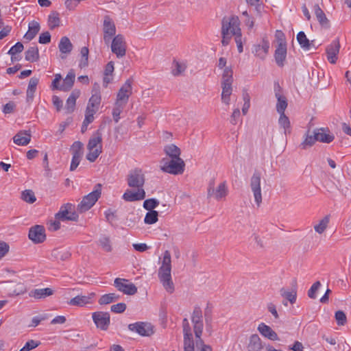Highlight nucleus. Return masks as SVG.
<instances>
[{
	"label": "nucleus",
	"mask_w": 351,
	"mask_h": 351,
	"mask_svg": "<svg viewBox=\"0 0 351 351\" xmlns=\"http://www.w3.org/2000/svg\"><path fill=\"white\" fill-rule=\"evenodd\" d=\"M222 44L228 43L234 36L236 44H243L240 21L237 16L225 17L222 20Z\"/></svg>",
	"instance_id": "nucleus-1"
},
{
	"label": "nucleus",
	"mask_w": 351,
	"mask_h": 351,
	"mask_svg": "<svg viewBox=\"0 0 351 351\" xmlns=\"http://www.w3.org/2000/svg\"><path fill=\"white\" fill-rule=\"evenodd\" d=\"M171 257L169 251L166 250L163 254L161 265L158 269V276L160 282L167 292L173 293L174 284L171 278Z\"/></svg>",
	"instance_id": "nucleus-2"
},
{
	"label": "nucleus",
	"mask_w": 351,
	"mask_h": 351,
	"mask_svg": "<svg viewBox=\"0 0 351 351\" xmlns=\"http://www.w3.org/2000/svg\"><path fill=\"white\" fill-rule=\"evenodd\" d=\"M191 320L193 324L194 333L197 338V351H212V348L210 346L205 344L201 339L204 324L202 320V311L200 308L196 307L194 308Z\"/></svg>",
	"instance_id": "nucleus-3"
},
{
	"label": "nucleus",
	"mask_w": 351,
	"mask_h": 351,
	"mask_svg": "<svg viewBox=\"0 0 351 351\" xmlns=\"http://www.w3.org/2000/svg\"><path fill=\"white\" fill-rule=\"evenodd\" d=\"M86 159L90 162H95L102 152V133L99 130L95 132L87 144Z\"/></svg>",
	"instance_id": "nucleus-4"
},
{
	"label": "nucleus",
	"mask_w": 351,
	"mask_h": 351,
	"mask_svg": "<svg viewBox=\"0 0 351 351\" xmlns=\"http://www.w3.org/2000/svg\"><path fill=\"white\" fill-rule=\"evenodd\" d=\"M185 163L181 158H166L160 161V169L165 173L173 175L182 174L184 171Z\"/></svg>",
	"instance_id": "nucleus-5"
},
{
	"label": "nucleus",
	"mask_w": 351,
	"mask_h": 351,
	"mask_svg": "<svg viewBox=\"0 0 351 351\" xmlns=\"http://www.w3.org/2000/svg\"><path fill=\"white\" fill-rule=\"evenodd\" d=\"M101 194V184H97L93 191L85 195L81 202L77 205V212L82 213L90 209L96 203Z\"/></svg>",
	"instance_id": "nucleus-6"
},
{
	"label": "nucleus",
	"mask_w": 351,
	"mask_h": 351,
	"mask_svg": "<svg viewBox=\"0 0 351 351\" xmlns=\"http://www.w3.org/2000/svg\"><path fill=\"white\" fill-rule=\"evenodd\" d=\"M127 184L132 189H143L145 182V175L143 169L134 168L130 170L126 178Z\"/></svg>",
	"instance_id": "nucleus-7"
},
{
	"label": "nucleus",
	"mask_w": 351,
	"mask_h": 351,
	"mask_svg": "<svg viewBox=\"0 0 351 351\" xmlns=\"http://www.w3.org/2000/svg\"><path fill=\"white\" fill-rule=\"evenodd\" d=\"M250 187L253 194L257 207H259L263 202L261 190V173L255 171L250 178Z\"/></svg>",
	"instance_id": "nucleus-8"
},
{
	"label": "nucleus",
	"mask_w": 351,
	"mask_h": 351,
	"mask_svg": "<svg viewBox=\"0 0 351 351\" xmlns=\"http://www.w3.org/2000/svg\"><path fill=\"white\" fill-rule=\"evenodd\" d=\"M114 287L125 295H132L136 293L137 287L128 280L117 278L114 281Z\"/></svg>",
	"instance_id": "nucleus-9"
},
{
	"label": "nucleus",
	"mask_w": 351,
	"mask_h": 351,
	"mask_svg": "<svg viewBox=\"0 0 351 351\" xmlns=\"http://www.w3.org/2000/svg\"><path fill=\"white\" fill-rule=\"evenodd\" d=\"M56 218L62 221H75L78 219V215L74 211V206L71 204H67L60 208L59 212L56 215Z\"/></svg>",
	"instance_id": "nucleus-10"
},
{
	"label": "nucleus",
	"mask_w": 351,
	"mask_h": 351,
	"mask_svg": "<svg viewBox=\"0 0 351 351\" xmlns=\"http://www.w3.org/2000/svg\"><path fill=\"white\" fill-rule=\"evenodd\" d=\"M132 82L133 80L132 79H128L125 81L120 88L115 101L124 104H128L129 98L132 93Z\"/></svg>",
	"instance_id": "nucleus-11"
},
{
	"label": "nucleus",
	"mask_w": 351,
	"mask_h": 351,
	"mask_svg": "<svg viewBox=\"0 0 351 351\" xmlns=\"http://www.w3.org/2000/svg\"><path fill=\"white\" fill-rule=\"evenodd\" d=\"M184 332V351H194V342L189 320L184 318L182 322Z\"/></svg>",
	"instance_id": "nucleus-12"
},
{
	"label": "nucleus",
	"mask_w": 351,
	"mask_h": 351,
	"mask_svg": "<svg viewBox=\"0 0 351 351\" xmlns=\"http://www.w3.org/2000/svg\"><path fill=\"white\" fill-rule=\"evenodd\" d=\"M128 328L131 331L137 332L141 336H150L154 333V327L151 324L145 322H136L129 324Z\"/></svg>",
	"instance_id": "nucleus-13"
},
{
	"label": "nucleus",
	"mask_w": 351,
	"mask_h": 351,
	"mask_svg": "<svg viewBox=\"0 0 351 351\" xmlns=\"http://www.w3.org/2000/svg\"><path fill=\"white\" fill-rule=\"evenodd\" d=\"M29 239L34 243H41L46 239L45 230L43 226L36 225L29 229Z\"/></svg>",
	"instance_id": "nucleus-14"
},
{
	"label": "nucleus",
	"mask_w": 351,
	"mask_h": 351,
	"mask_svg": "<svg viewBox=\"0 0 351 351\" xmlns=\"http://www.w3.org/2000/svg\"><path fill=\"white\" fill-rule=\"evenodd\" d=\"M101 97L99 93L92 95L89 99L86 108L85 114L89 117H94V114L99 110L101 104Z\"/></svg>",
	"instance_id": "nucleus-15"
},
{
	"label": "nucleus",
	"mask_w": 351,
	"mask_h": 351,
	"mask_svg": "<svg viewBox=\"0 0 351 351\" xmlns=\"http://www.w3.org/2000/svg\"><path fill=\"white\" fill-rule=\"evenodd\" d=\"M95 293L92 292L89 293L87 295H79L71 299L68 302V304L71 306H84L88 304H93L94 299L95 298Z\"/></svg>",
	"instance_id": "nucleus-16"
},
{
	"label": "nucleus",
	"mask_w": 351,
	"mask_h": 351,
	"mask_svg": "<svg viewBox=\"0 0 351 351\" xmlns=\"http://www.w3.org/2000/svg\"><path fill=\"white\" fill-rule=\"evenodd\" d=\"M93 319L97 327L106 330L110 324V315L107 312H95L93 313Z\"/></svg>",
	"instance_id": "nucleus-17"
},
{
	"label": "nucleus",
	"mask_w": 351,
	"mask_h": 351,
	"mask_svg": "<svg viewBox=\"0 0 351 351\" xmlns=\"http://www.w3.org/2000/svg\"><path fill=\"white\" fill-rule=\"evenodd\" d=\"M228 192L226 183L223 182L220 183L216 189L210 184L208 189V196H214L217 200H221L226 197Z\"/></svg>",
	"instance_id": "nucleus-18"
},
{
	"label": "nucleus",
	"mask_w": 351,
	"mask_h": 351,
	"mask_svg": "<svg viewBox=\"0 0 351 351\" xmlns=\"http://www.w3.org/2000/svg\"><path fill=\"white\" fill-rule=\"evenodd\" d=\"M104 32L105 42H110L115 34V25L112 20L108 16H106L104 20Z\"/></svg>",
	"instance_id": "nucleus-19"
},
{
	"label": "nucleus",
	"mask_w": 351,
	"mask_h": 351,
	"mask_svg": "<svg viewBox=\"0 0 351 351\" xmlns=\"http://www.w3.org/2000/svg\"><path fill=\"white\" fill-rule=\"evenodd\" d=\"M136 191L126 190L123 195V199L126 202H135L144 199L145 198V191L144 189H136Z\"/></svg>",
	"instance_id": "nucleus-20"
},
{
	"label": "nucleus",
	"mask_w": 351,
	"mask_h": 351,
	"mask_svg": "<svg viewBox=\"0 0 351 351\" xmlns=\"http://www.w3.org/2000/svg\"><path fill=\"white\" fill-rule=\"evenodd\" d=\"M257 330L262 336L269 340H278L277 333L270 326L266 325L265 323H261L258 326Z\"/></svg>",
	"instance_id": "nucleus-21"
},
{
	"label": "nucleus",
	"mask_w": 351,
	"mask_h": 351,
	"mask_svg": "<svg viewBox=\"0 0 351 351\" xmlns=\"http://www.w3.org/2000/svg\"><path fill=\"white\" fill-rule=\"evenodd\" d=\"M247 348L248 351H262L264 345L260 337L257 334H253L250 337Z\"/></svg>",
	"instance_id": "nucleus-22"
},
{
	"label": "nucleus",
	"mask_w": 351,
	"mask_h": 351,
	"mask_svg": "<svg viewBox=\"0 0 351 351\" xmlns=\"http://www.w3.org/2000/svg\"><path fill=\"white\" fill-rule=\"evenodd\" d=\"M31 141V134L29 131H19L14 137L13 141L15 144L21 146H25L29 143Z\"/></svg>",
	"instance_id": "nucleus-23"
},
{
	"label": "nucleus",
	"mask_w": 351,
	"mask_h": 351,
	"mask_svg": "<svg viewBox=\"0 0 351 351\" xmlns=\"http://www.w3.org/2000/svg\"><path fill=\"white\" fill-rule=\"evenodd\" d=\"M80 95V91L79 90H74L72 91L66 102L65 110L67 114H70L74 111L76 100Z\"/></svg>",
	"instance_id": "nucleus-24"
},
{
	"label": "nucleus",
	"mask_w": 351,
	"mask_h": 351,
	"mask_svg": "<svg viewBox=\"0 0 351 351\" xmlns=\"http://www.w3.org/2000/svg\"><path fill=\"white\" fill-rule=\"evenodd\" d=\"M287 45H278L274 53L275 60L279 66L284 65L285 60L287 57Z\"/></svg>",
	"instance_id": "nucleus-25"
},
{
	"label": "nucleus",
	"mask_w": 351,
	"mask_h": 351,
	"mask_svg": "<svg viewBox=\"0 0 351 351\" xmlns=\"http://www.w3.org/2000/svg\"><path fill=\"white\" fill-rule=\"evenodd\" d=\"M40 29V24L35 21L29 23L28 30L24 36L26 41H31Z\"/></svg>",
	"instance_id": "nucleus-26"
},
{
	"label": "nucleus",
	"mask_w": 351,
	"mask_h": 351,
	"mask_svg": "<svg viewBox=\"0 0 351 351\" xmlns=\"http://www.w3.org/2000/svg\"><path fill=\"white\" fill-rule=\"evenodd\" d=\"M53 294V290L51 288L36 289L29 292V295L39 300L51 296Z\"/></svg>",
	"instance_id": "nucleus-27"
},
{
	"label": "nucleus",
	"mask_w": 351,
	"mask_h": 351,
	"mask_svg": "<svg viewBox=\"0 0 351 351\" xmlns=\"http://www.w3.org/2000/svg\"><path fill=\"white\" fill-rule=\"evenodd\" d=\"M316 141L325 143H330L332 142L335 137L329 132H326L323 128L315 130Z\"/></svg>",
	"instance_id": "nucleus-28"
},
{
	"label": "nucleus",
	"mask_w": 351,
	"mask_h": 351,
	"mask_svg": "<svg viewBox=\"0 0 351 351\" xmlns=\"http://www.w3.org/2000/svg\"><path fill=\"white\" fill-rule=\"evenodd\" d=\"M339 49L340 45H328L326 48V53L327 55L328 60L331 64L336 63Z\"/></svg>",
	"instance_id": "nucleus-29"
},
{
	"label": "nucleus",
	"mask_w": 351,
	"mask_h": 351,
	"mask_svg": "<svg viewBox=\"0 0 351 351\" xmlns=\"http://www.w3.org/2000/svg\"><path fill=\"white\" fill-rule=\"evenodd\" d=\"M164 152L169 158H180L181 150L174 144H170L164 147Z\"/></svg>",
	"instance_id": "nucleus-30"
},
{
	"label": "nucleus",
	"mask_w": 351,
	"mask_h": 351,
	"mask_svg": "<svg viewBox=\"0 0 351 351\" xmlns=\"http://www.w3.org/2000/svg\"><path fill=\"white\" fill-rule=\"evenodd\" d=\"M75 75L73 71L68 73L66 77L64 79L62 85L60 87V90L63 91H68L73 85Z\"/></svg>",
	"instance_id": "nucleus-31"
},
{
	"label": "nucleus",
	"mask_w": 351,
	"mask_h": 351,
	"mask_svg": "<svg viewBox=\"0 0 351 351\" xmlns=\"http://www.w3.org/2000/svg\"><path fill=\"white\" fill-rule=\"evenodd\" d=\"M276 97L277 99L276 110L279 114L285 113V110L287 107V100L285 96L280 93H276Z\"/></svg>",
	"instance_id": "nucleus-32"
},
{
	"label": "nucleus",
	"mask_w": 351,
	"mask_h": 351,
	"mask_svg": "<svg viewBox=\"0 0 351 351\" xmlns=\"http://www.w3.org/2000/svg\"><path fill=\"white\" fill-rule=\"evenodd\" d=\"M39 80L37 77H32L29 80L27 90V101H32L34 98V95L38 84Z\"/></svg>",
	"instance_id": "nucleus-33"
},
{
	"label": "nucleus",
	"mask_w": 351,
	"mask_h": 351,
	"mask_svg": "<svg viewBox=\"0 0 351 351\" xmlns=\"http://www.w3.org/2000/svg\"><path fill=\"white\" fill-rule=\"evenodd\" d=\"M280 293L282 297L290 302L291 304H294L297 298L296 288H294L291 291L282 288L280 290Z\"/></svg>",
	"instance_id": "nucleus-34"
},
{
	"label": "nucleus",
	"mask_w": 351,
	"mask_h": 351,
	"mask_svg": "<svg viewBox=\"0 0 351 351\" xmlns=\"http://www.w3.org/2000/svg\"><path fill=\"white\" fill-rule=\"evenodd\" d=\"M186 69V65L184 62L173 60L171 66V73L173 76H179L184 73Z\"/></svg>",
	"instance_id": "nucleus-35"
},
{
	"label": "nucleus",
	"mask_w": 351,
	"mask_h": 351,
	"mask_svg": "<svg viewBox=\"0 0 351 351\" xmlns=\"http://www.w3.org/2000/svg\"><path fill=\"white\" fill-rule=\"evenodd\" d=\"M221 100L226 105L230 104V95L232 91V84H221Z\"/></svg>",
	"instance_id": "nucleus-36"
},
{
	"label": "nucleus",
	"mask_w": 351,
	"mask_h": 351,
	"mask_svg": "<svg viewBox=\"0 0 351 351\" xmlns=\"http://www.w3.org/2000/svg\"><path fill=\"white\" fill-rule=\"evenodd\" d=\"M314 12L319 22L320 25L322 26H328L329 21L326 14L323 12V10L320 8L319 5H315L314 6Z\"/></svg>",
	"instance_id": "nucleus-37"
},
{
	"label": "nucleus",
	"mask_w": 351,
	"mask_h": 351,
	"mask_svg": "<svg viewBox=\"0 0 351 351\" xmlns=\"http://www.w3.org/2000/svg\"><path fill=\"white\" fill-rule=\"evenodd\" d=\"M60 25V14L58 12L53 11L48 16V25L51 29L59 27Z\"/></svg>",
	"instance_id": "nucleus-38"
},
{
	"label": "nucleus",
	"mask_w": 351,
	"mask_h": 351,
	"mask_svg": "<svg viewBox=\"0 0 351 351\" xmlns=\"http://www.w3.org/2000/svg\"><path fill=\"white\" fill-rule=\"evenodd\" d=\"M278 124L281 128L284 129V133L285 135L291 133L290 121L288 117H287L285 113L280 114Z\"/></svg>",
	"instance_id": "nucleus-39"
},
{
	"label": "nucleus",
	"mask_w": 351,
	"mask_h": 351,
	"mask_svg": "<svg viewBox=\"0 0 351 351\" xmlns=\"http://www.w3.org/2000/svg\"><path fill=\"white\" fill-rule=\"evenodd\" d=\"M233 82V71L232 67L225 68L222 71L221 84H232Z\"/></svg>",
	"instance_id": "nucleus-40"
},
{
	"label": "nucleus",
	"mask_w": 351,
	"mask_h": 351,
	"mask_svg": "<svg viewBox=\"0 0 351 351\" xmlns=\"http://www.w3.org/2000/svg\"><path fill=\"white\" fill-rule=\"evenodd\" d=\"M329 216L326 215L315 224L314 229L316 232L322 234L327 228L329 223Z\"/></svg>",
	"instance_id": "nucleus-41"
},
{
	"label": "nucleus",
	"mask_w": 351,
	"mask_h": 351,
	"mask_svg": "<svg viewBox=\"0 0 351 351\" xmlns=\"http://www.w3.org/2000/svg\"><path fill=\"white\" fill-rule=\"evenodd\" d=\"M89 49L87 47H83L80 50L81 58L79 62V66L82 69L88 65Z\"/></svg>",
	"instance_id": "nucleus-42"
},
{
	"label": "nucleus",
	"mask_w": 351,
	"mask_h": 351,
	"mask_svg": "<svg viewBox=\"0 0 351 351\" xmlns=\"http://www.w3.org/2000/svg\"><path fill=\"white\" fill-rule=\"evenodd\" d=\"M119 299V296L114 293H108L103 295L99 300V303L101 305L108 304L117 301Z\"/></svg>",
	"instance_id": "nucleus-43"
},
{
	"label": "nucleus",
	"mask_w": 351,
	"mask_h": 351,
	"mask_svg": "<svg viewBox=\"0 0 351 351\" xmlns=\"http://www.w3.org/2000/svg\"><path fill=\"white\" fill-rule=\"evenodd\" d=\"M316 141L315 131H313V134H310L309 132H308L304 141L301 143L300 147L302 149H305L307 147L313 145Z\"/></svg>",
	"instance_id": "nucleus-44"
},
{
	"label": "nucleus",
	"mask_w": 351,
	"mask_h": 351,
	"mask_svg": "<svg viewBox=\"0 0 351 351\" xmlns=\"http://www.w3.org/2000/svg\"><path fill=\"white\" fill-rule=\"evenodd\" d=\"M38 49L36 47H32L25 52V59L29 62H34L38 60Z\"/></svg>",
	"instance_id": "nucleus-45"
},
{
	"label": "nucleus",
	"mask_w": 351,
	"mask_h": 351,
	"mask_svg": "<svg viewBox=\"0 0 351 351\" xmlns=\"http://www.w3.org/2000/svg\"><path fill=\"white\" fill-rule=\"evenodd\" d=\"M21 198L28 204H33L36 201L34 192L30 189H26L22 191Z\"/></svg>",
	"instance_id": "nucleus-46"
},
{
	"label": "nucleus",
	"mask_w": 351,
	"mask_h": 351,
	"mask_svg": "<svg viewBox=\"0 0 351 351\" xmlns=\"http://www.w3.org/2000/svg\"><path fill=\"white\" fill-rule=\"evenodd\" d=\"M126 104L115 101L112 110V117L115 123H118L120 119V114L125 107Z\"/></svg>",
	"instance_id": "nucleus-47"
},
{
	"label": "nucleus",
	"mask_w": 351,
	"mask_h": 351,
	"mask_svg": "<svg viewBox=\"0 0 351 351\" xmlns=\"http://www.w3.org/2000/svg\"><path fill=\"white\" fill-rule=\"evenodd\" d=\"M269 45H254L252 49L255 56L260 58H264L268 53Z\"/></svg>",
	"instance_id": "nucleus-48"
},
{
	"label": "nucleus",
	"mask_w": 351,
	"mask_h": 351,
	"mask_svg": "<svg viewBox=\"0 0 351 351\" xmlns=\"http://www.w3.org/2000/svg\"><path fill=\"white\" fill-rule=\"evenodd\" d=\"M84 145L80 141H75L71 147V152L73 156L82 157L83 155Z\"/></svg>",
	"instance_id": "nucleus-49"
},
{
	"label": "nucleus",
	"mask_w": 351,
	"mask_h": 351,
	"mask_svg": "<svg viewBox=\"0 0 351 351\" xmlns=\"http://www.w3.org/2000/svg\"><path fill=\"white\" fill-rule=\"evenodd\" d=\"M99 244L101 248L107 252H110L112 250L109 237L106 235L101 236L99 239Z\"/></svg>",
	"instance_id": "nucleus-50"
},
{
	"label": "nucleus",
	"mask_w": 351,
	"mask_h": 351,
	"mask_svg": "<svg viewBox=\"0 0 351 351\" xmlns=\"http://www.w3.org/2000/svg\"><path fill=\"white\" fill-rule=\"evenodd\" d=\"M158 213L156 210H149L144 219V222L146 224H154L158 221Z\"/></svg>",
	"instance_id": "nucleus-51"
},
{
	"label": "nucleus",
	"mask_w": 351,
	"mask_h": 351,
	"mask_svg": "<svg viewBox=\"0 0 351 351\" xmlns=\"http://www.w3.org/2000/svg\"><path fill=\"white\" fill-rule=\"evenodd\" d=\"M24 45H13L11 49L8 51V53L12 56V61L19 60V57L16 56L17 53L22 52L24 49Z\"/></svg>",
	"instance_id": "nucleus-52"
},
{
	"label": "nucleus",
	"mask_w": 351,
	"mask_h": 351,
	"mask_svg": "<svg viewBox=\"0 0 351 351\" xmlns=\"http://www.w3.org/2000/svg\"><path fill=\"white\" fill-rule=\"evenodd\" d=\"M111 51L114 53L117 58H121L125 56L126 48L125 45H110Z\"/></svg>",
	"instance_id": "nucleus-53"
},
{
	"label": "nucleus",
	"mask_w": 351,
	"mask_h": 351,
	"mask_svg": "<svg viewBox=\"0 0 351 351\" xmlns=\"http://www.w3.org/2000/svg\"><path fill=\"white\" fill-rule=\"evenodd\" d=\"M159 202L156 199H146L143 203V207L147 210H152V209L157 207Z\"/></svg>",
	"instance_id": "nucleus-54"
},
{
	"label": "nucleus",
	"mask_w": 351,
	"mask_h": 351,
	"mask_svg": "<svg viewBox=\"0 0 351 351\" xmlns=\"http://www.w3.org/2000/svg\"><path fill=\"white\" fill-rule=\"evenodd\" d=\"M320 287H321V283L319 281H316L315 283H313L308 291V296L311 299H315L316 298V293L318 291V289L320 288Z\"/></svg>",
	"instance_id": "nucleus-55"
},
{
	"label": "nucleus",
	"mask_w": 351,
	"mask_h": 351,
	"mask_svg": "<svg viewBox=\"0 0 351 351\" xmlns=\"http://www.w3.org/2000/svg\"><path fill=\"white\" fill-rule=\"evenodd\" d=\"M335 319L339 326H343L347 322L346 315L342 311H338L335 313Z\"/></svg>",
	"instance_id": "nucleus-56"
},
{
	"label": "nucleus",
	"mask_w": 351,
	"mask_h": 351,
	"mask_svg": "<svg viewBox=\"0 0 351 351\" xmlns=\"http://www.w3.org/2000/svg\"><path fill=\"white\" fill-rule=\"evenodd\" d=\"M38 341L33 339L28 341L25 345L20 350V351H30L39 346Z\"/></svg>",
	"instance_id": "nucleus-57"
},
{
	"label": "nucleus",
	"mask_w": 351,
	"mask_h": 351,
	"mask_svg": "<svg viewBox=\"0 0 351 351\" xmlns=\"http://www.w3.org/2000/svg\"><path fill=\"white\" fill-rule=\"evenodd\" d=\"M60 52V58L62 59H64L66 58L67 54H69L73 49V45H59Z\"/></svg>",
	"instance_id": "nucleus-58"
},
{
	"label": "nucleus",
	"mask_w": 351,
	"mask_h": 351,
	"mask_svg": "<svg viewBox=\"0 0 351 351\" xmlns=\"http://www.w3.org/2000/svg\"><path fill=\"white\" fill-rule=\"evenodd\" d=\"M10 251V245L5 241H0V259L6 256Z\"/></svg>",
	"instance_id": "nucleus-59"
},
{
	"label": "nucleus",
	"mask_w": 351,
	"mask_h": 351,
	"mask_svg": "<svg viewBox=\"0 0 351 351\" xmlns=\"http://www.w3.org/2000/svg\"><path fill=\"white\" fill-rule=\"evenodd\" d=\"M111 311L116 313H121L126 309V304L125 303H118L113 304L110 307Z\"/></svg>",
	"instance_id": "nucleus-60"
},
{
	"label": "nucleus",
	"mask_w": 351,
	"mask_h": 351,
	"mask_svg": "<svg viewBox=\"0 0 351 351\" xmlns=\"http://www.w3.org/2000/svg\"><path fill=\"white\" fill-rule=\"evenodd\" d=\"M275 39L277 44H285L286 43L285 34L280 30H276Z\"/></svg>",
	"instance_id": "nucleus-61"
},
{
	"label": "nucleus",
	"mask_w": 351,
	"mask_h": 351,
	"mask_svg": "<svg viewBox=\"0 0 351 351\" xmlns=\"http://www.w3.org/2000/svg\"><path fill=\"white\" fill-rule=\"evenodd\" d=\"M93 121H94V117H89V116L85 114V119L83 121L82 128H81V131L82 133H84L86 131L88 125L90 123H92Z\"/></svg>",
	"instance_id": "nucleus-62"
},
{
	"label": "nucleus",
	"mask_w": 351,
	"mask_h": 351,
	"mask_svg": "<svg viewBox=\"0 0 351 351\" xmlns=\"http://www.w3.org/2000/svg\"><path fill=\"white\" fill-rule=\"evenodd\" d=\"M51 41V35L49 32L42 33L39 36V43L40 44H47Z\"/></svg>",
	"instance_id": "nucleus-63"
},
{
	"label": "nucleus",
	"mask_w": 351,
	"mask_h": 351,
	"mask_svg": "<svg viewBox=\"0 0 351 351\" xmlns=\"http://www.w3.org/2000/svg\"><path fill=\"white\" fill-rule=\"evenodd\" d=\"M331 44H339L340 43H344L345 42V37L343 34L339 33L337 34H335L331 40Z\"/></svg>",
	"instance_id": "nucleus-64"
}]
</instances>
